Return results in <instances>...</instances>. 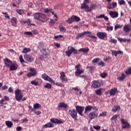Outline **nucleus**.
<instances>
[{
  "label": "nucleus",
  "mask_w": 131,
  "mask_h": 131,
  "mask_svg": "<svg viewBox=\"0 0 131 131\" xmlns=\"http://www.w3.org/2000/svg\"><path fill=\"white\" fill-rule=\"evenodd\" d=\"M75 109L73 108L72 110H69V113L71 117L74 119V120H76L77 117H78L77 113L80 116H83L82 113L84 111V107L82 106H76Z\"/></svg>",
  "instance_id": "f257e3e1"
},
{
  "label": "nucleus",
  "mask_w": 131,
  "mask_h": 131,
  "mask_svg": "<svg viewBox=\"0 0 131 131\" xmlns=\"http://www.w3.org/2000/svg\"><path fill=\"white\" fill-rule=\"evenodd\" d=\"M34 18L41 23H45V15L41 13H35L33 14Z\"/></svg>",
  "instance_id": "f03ea898"
},
{
  "label": "nucleus",
  "mask_w": 131,
  "mask_h": 131,
  "mask_svg": "<svg viewBox=\"0 0 131 131\" xmlns=\"http://www.w3.org/2000/svg\"><path fill=\"white\" fill-rule=\"evenodd\" d=\"M120 121H121L122 129H129L130 128L131 125L126 120L122 118Z\"/></svg>",
  "instance_id": "7ed1b4c3"
},
{
  "label": "nucleus",
  "mask_w": 131,
  "mask_h": 131,
  "mask_svg": "<svg viewBox=\"0 0 131 131\" xmlns=\"http://www.w3.org/2000/svg\"><path fill=\"white\" fill-rule=\"evenodd\" d=\"M70 48H71V49H69ZM68 51L66 52V55H67L68 57H70L72 53L74 54H78V51L73 47H68Z\"/></svg>",
  "instance_id": "20e7f679"
},
{
  "label": "nucleus",
  "mask_w": 131,
  "mask_h": 131,
  "mask_svg": "<svg viewBox=\"0 0 131 131\" xmlns=\"http://www.w3.org/2000/svg\"><path fill=\"white\" fill-rule=\"evenodd\" d=\"M15 93V99L16 101H20L21 99H22L24 96L22 94H21V91L19 89H16L14 91Z\"/></svg>",
  "instance_id": "39448f33"
},
{
  "label": "nucleus",
  "mask_w": 131,
  "mask_h": 131,
  "mask_svg": "<svg viewBox=\"0 0 131 131\" xmlns=\"http://www.w3.org/2000/svg\"><path fill=\"white\" fill-rule=\"evenodd\" d=\"M88 4H89V1H84L83 3L81 4L80 9L83 10L86 9V11L88 12H91V8H89V5H88Z\"/></svg>",
  "instance_id": "423d86ee"
},
{
  "label": "nucleus",
  "mask_w": 131,
  "mask_h": 131,
  "mask_svg": "<svg viewBox=\"0 0 131 131\" xmlns=\"http://www.w3.org/2000/svg\"><path fill=\"white\" fill-rule=\"evenodd\" d=\"M29 71H30V72L26 74V76H27V77H33L35 76L37 74L36 70H35L34 68H29Z\"/></svg>",
  "instance_id": "0eeeda50"
},
{
  "label": "nucleus",
  "mask_w": 131,
  "mask_h": 131,
  "mask_svg": "<svg viewBox=\"0 0 131 131\" xmlns=\"http://www.w3.org/2000/svg\"><path fill=\"white\" fill-rule=\"evenodd\" d=\"M43 42L40 41L38 42V48L39 49L41 50L42 49V53H43V55H48V53L46 52V49H43Z\"/></svg>",
  "instance_id": "6e6552de"
},
{
  "label": "nucleus",
  "mask_w": 131,
  "mask_h": 131,
  "mask_svg": "<svg viewBox=\"0 0 131 131\" xmlns=\"http://www.w3.org/2000/svg\"><path fill=\"white\" fill-rule=\"evenodd\" d=\"M42 78H43V79L45 80L49 81L52 83L55 84L54 81L51 77H50L49 76H48V75H47L45 73H43V74H42Z\"/></svg>",
  "instance_id": "1a4fd4ad"
},
{
  "label": "nucleus",
  "mask_w": 131,
  "mask_h": 131,
  "mask_svg": "<svg viewBox=\"0 0 131 131\" xmlns=\"http://www.w3.org/2000/svg\"><path fill=\"white\" fill-rule=\"evenodd\" d=\"M98 116V114L93 111L90 112L88 115V117L90 118V121L95 119Z\"/></svg>",
  "instance_id": "9d476101"
},
{
  "label": "nucleus",
  "mask_w": 131,
  "mask_h": 131,
  "mask_svg": "<svg viewBox=\"0 0 131 131\" xmlns=\"http://www.w3.org/2000/svg\"><path fill=\"white\" fill-rule=\"evenodd\" d=\"M24 59L26 60L28 62H34V58L30 54H25L24 56Z\"/></svg>",
  "instance_id": "9b49d317"
},
{
  "label": "nucleus",
  "mask_w": 131,
  "mask_h": 131,
  "mask_svg": "<svg viewBox=\"0 0 131 131\" xmlns=\"http://www.w3.org/2000/svg\"><path fill=\"white\" fill-rule=\"evenodd\" d=\"M101 82L99 80H94L92 82V87L94 89H97L100 87Z\"/></svg>",
  "instance_id": "f8f14e48"
},
{
  "label": "nucleus",
  "mask_w": 131,
  "mask_h": 131,
  "mask_svg": "<svg viewBox=\"0 0 131 131\" xmlns=\"http://www.w3.org/2000/svg\"><path fill=\"white\" fill-rule=\"evenodd\" d=\"M97 37L98 38L101 40H103L107 37V34L105 32H99L97 33Z\"/></svg>",
  "instance_id": "ddd939ff"
},
{
  "label": "nucleus",
  "mask_w": 131,
  "mask_h": 131,
  "mask_svg": "<svg viewBox=\"0 0 131 131\" xmlns=\"http://www.w3.org/2000/svg\"><path fill=\"white\" fill-rule=\"evenodd\" d=\"M4 62L5 63V65L6 67L17 63L16 62L13 63V62L9 60V59L8 58H5L4 59Z\"/></svg>",
  "instance_id": "4468645a"
},
{
  "label": "nucleus",
  "mask_w": 131,
  "mask_h": 131,
  "mask_svg": "<svg viewBox=\"0 0 131 131\" xmlns=\"http://www.w3.org/2000/svg\"><path fill=\"white\" fill-rule=\"evenodd\" d=\"M92 110H97V108L91 105H87L85 107L84 114H86L88 112H90Z\"/></svg>",
  "instance_id": "2eb2a0df"
},
{
  "label": "nucleus",
  "mask_w": 131,
  "mask_h": 131,
  "mask_svg": "<svg viewBox=\"0 0 131 131\" xmlns=\"http://www.w3.org/2000/svg\"><path fill=\"white\" fill-rule=\"evenodd\" d=\"M59 78L60 79L61 82H68V79L66 76L65 73H64V72H61L60 73V77H59Z\"/></svg>",
  "instance_id": "dca6fc26"
},
{
  "label": "nucleus",
  "mask_w": 131,
  "mask_h": 131,
  "mask_svg": "<svg viewBox=\"0 0 131 131\" xmlns=\"http://www.w3.org/2000/svg\"><path fill=\"white\" fill-rule=\"evenodd\" d=\"M123 31L125 33H128L131 31V26L130 25H125L123 27Z\"/></svg>",
  "instance_id": "f3484780"
},
{
  "label": "nucleus",
  "mask_w": 131,
  "mask_h": 131,
  "mask_svg": "<svg viewBox=\"0 0 131 131\" xmlns=\"http://www.w3.org/2000/svg\"><path fill=\"white\" fill-rule=\"evenodd\" d=\"M6 67H8L10 68V71H15L17 70L18 65L17 63L9 65V66H7Z\"/></svg>",
  "instance_id": "a211bd4d"
},
{
  "label": "nucleus",
  "mask_w": 131,
  "mask_h": 131,
  "mask_svg": "<svg viewBox=\"0 0 131 131\" xmlns=\"http://www.w3.org/2000/svg\"><path fill=\"white\" fill-rule=\"evenodd\" d=\"M109 15L112 18H116L118 17V13L116 11H110Z\"/></svg>",
  "instance_id": "6ab92c4d"
},
{
  "label": "nucleus",
  "mask_w": 131,
  "mask_h": 131,
  "mask_svg": "<svg viewBox=\"0 0 131 131\" xmlns=\"http://www.w3.org/2000/svg\"><path fill=\"white\" fill-rule=\"evenodd\" d=\"M50 122H51L52 123H53L54 124H62V120H58V119H55V118L51 119Z\"/></svg>",
  "instance_id": "aec40b11"
},
{
  "label": "nucleus",
  "mask_w": 131,
  "mask_h": 131,
  "mask_svg": "<svg viewBox=\"0 0 131 131\" xmlns=\"http://www.w3.org/2000/svg\"><path fill=\"white\" fill-rule=\"evenodd\" d=\"M67 107V104H66L64 102H59V105L57 106V110L59 111L60 108H66Z\"/></svg>",
  "instance_id": "412c9836"
},
{
  "label": "nucleus",
  "mask_w": 131,
  "mask_h": 131,
  "mask_svg": "<svg viewBox=\"0 0 131 131\" xmlns=\"http://www.w3.org/2000/svg\"><path fill=\"white\" fill-rule=\"evenodd\" d=\"M11 21L12 25L14 27H17V18L12 17V18L11 19Z\"/></svg>",
  "instance_id": "4be33fe9"
},
{
  "label": "nucleus",
  "mask_w": 131,
  "mask_h": 131,
  "mask_svg": "<svg viewBox=\"0 0 131 131\" xmlns=\"http://www.w3.org/2000/svg\"><path fill=\"white\" fill-rule=\"evenodd\" d=\"M89 51V48L86 47L84 48H80L79 49V52H83V53L86 54Z\"/></svg>",
  "instance_id": "5701e85b"
},
{
  "label": "nucleus",
  "mask_w": 131,
  "mask_h": 131,
  "mask_svg": "<svg viewBox=\"0 0 131 131\" xmlns=\"http://www.w3.org/2000/svg\"><path fill=\"white\" fill-rule=\"evenodd\" d=\"M117 91V89L116 88L111 89V90H110V96H115Z\"/></svg>",
  "instance_id": "b1692460"
},
{
  "label": "nucleus",
  "mask_w": 131,
  "mask_h": 131,
  "mask_svg": "<svg viewBox=\"0 0 131 131\" xmlns=\"http://www.w3.org/2000/svg\"><path fill=\"white\" fill-rule=\"evenodd\" d=\"M53 127H54V124H52L51 123H48L45 124V125H43V128H51Z\"/></svg>",
  "instance_id": "393cba45"
},
{
  "label": "nucleus",
  "mask_w": 131,
  "mask_h": 131,
  "mask_svg": "<svg viewBox=\"0 0 131 131\" xmlns=\"http://www.w3.org/2000/svg\"><path fill=\"white\" fill-rule=\"evenodd\" d=\"M126 78V75L124 73H122L121 76L117 77V79L120 81H122Z\"/></svg>",
  "instance_id": "a878e982"
},
{
  "label": "nucleus",
  "mask_w": 131,
  "mask_h": 131,
  "mask_svg": "<svg viewBox=\"0 0 131 131\" xmlns=\"http://www.w3.org/2000/svg\"><path fill=\"white\" fill-rule=\"evenodd\" d=\"M120 110V105H114V107L112 108V112H116L118 110Z\"/></svg>",
  "instance_id": "bb28decb"
},
{
  "label": "nucleus",
  "mask_w": 131,
  "mask_h": 131,
  "mask_svg": "<svg viewBox=\"0 0 131 131\" xmlns=\"http://www.w3.org/2000/svg\"><path fill=\"white\" fill-rule=\"evenodd\" d=\"M70 18L73 19V20L77 22L80 20V18L76 15H73L72 17H70Z\"/></svg>",
  "instance_id": "cd10ccee"
},
{
  "label": "nucleus",
  "mask_w": 131,
  "mask_h": 131,
  "mask_svg": "<svg viewBox=\"0 0 131 131\" xmlns=\"http://www.w3.org/2000/svg\"><path fill=\"white\" fill-rule=\"evenodd\" d=\"M5 124H6L8 128H11L13 125V123L10 121H6L5 122Z\"/></svg>",
  "instance_id": "c85d7f7f"
},
{
  "label": "nucleus",
  "mask_w": 131,
  "mask_h": 131,
  "mask_svg": "<svg viewBox=\"0 0 131 131\" xmlns=\"http://www.w3.org/2000/svg\"><path fill=\"white\" fill-rule=\"evenodd\" d=\"M59 30H60L61 32H65L67 31L66 28L62 26L61 24L59 25Z\"/></svg>",
  "instance_id": "c756f323"
},
{
  "label": "nucleus",
  "mask_w": 131,
  "mask_h": 131,
  "mask_svg": "<svg viewBox=\"0 0 131 131\" xmlns=\"http://www.w3.org/2000/svg\"><path fill=\"white\" fill-rule=\"evenodd\" d=\"M31 50L29 48H25L22 51V53L27 54L28 52H30Z\"/></svg>",
  "instance_id": "7c9ffc66"
},
{
  "label": "nucleus",
  "mask_w": 131,
  "mask_h": 131,
  "mask_svg": "<svg viewBox=\"0 0 131 131\" xmlns=\"http://www.w3.org/2000/svg\"><path fill=\"white\" fill-rule=\"evenodd\" d=\"M83 73V71H82L81 70H77L75 72V76L78 77L79 76V75Z\"/></svg>",
  "instance_id": "2f4dec72"
},
{
  "label": "nucleus",
  "mask_w": 131,
  "mask_h": 131,
  "mask_svg": "<svg viewBox=\"0 0 131 131\" xmlns=\"http://www.w3.org/2000/svg\"><path fill=\"white\" fill-rule=\"evenodd\" d=\"M119 116H120V115L116 114L114 115V116H113L112 118L111 119V121H114V122H116V119L117 118V117H118Z\"/></svg>",
  "instance_id": "473e14b6"
},
{
  "label": "nucleus",
  "mask_w": 131,
  "mask_h": 131,
  "mask_svg": "<svg viewBox=\"0 0 131 131\" xmlns=\"http://www.w3.org/2000/svg\"><path fill=\"white\" fill-rule=\"evenodd\" d=\"M33 108L35 110L39 109L40 108H41V105L38 103H35L33 105Z\"/></svg>",
  "instance_id": "72a5a7b5"
},
{
  "label": "nucleus",
  "mask_w": 131,
  "mask_h": 131,
  "mask_svg": "<svg viewBox=\"0 0 131 131\" xmlns=\"http://www.w3.org/2000/svg\"><path fill=\"white\" fill-rule=\"evenodd\" d=\"M74 21H76L73 20V18H69V19L66 20V22L69 23V24H71Z\"/></svg>",
  "instance_id": "f704fd0d"
},
{
  "label": "nucleus",
  "mask_w": 131,
  "mask_h": 131,
  "mask_svg": "<svg viewBox=\"0 0 131 131\" xmlns=\"http://www.w3.org/2000/svg\"><path fill=\"white\" fill-rule=\"evenodd\" d=\"M95 93H96V95L100 96V95H102V89H99L97 90H96L95 91Z\"/></svg>",
  "instance_id": "c9c22d12"
},
{
  "label": "nucleus",
  "mask_w": 131,
  "mask_h": 131,
  "mask_svg": "<svg viewBox=\"0 0 131 131\" xmlns=\"http://www.w3.org/2000/svg\"><path fill=\"white\" fill-rule=\"evenodd\" d=\"M31 84L34 85L35 86H38V81H36V80H32V81H31Z\"/></svg>",
  "instance_id": "e433bc0d"
},
{
  "label": "nucleus",
  "mask_w": 131,
  "mask_h": 131,
  "mask_svg": "<svg viewBox=\"0 0 131 131\" xmlns=\"http://www.w3.org/2000/svg\"><path fill=\"white\" fill-rule=\"evenodd\" d=\"M52 11V9H49V8H45V10H43V12L46 13H49V12H51Z\"/></svg>",
  "instance_id": "4c0bfd02"
},
{
  "label": "nucleus",
  "mask_w": 131,
  "mask_h": 131,
  "mask_svg": "<svg viewBox=\"0 0 131 131\" xmlns=\"http://www.w3.org/2000/svg\"><path fill=\"white\" fill-rule=\"evenodd\" d=\"M118 41H120V42H126V38H118Z\"/></svg>",
  "instance_id": "58836bf2"
},
{
  "label": "nucleus",
  "mask_w": 131,
  "mask_h": 131,
  "mask_svg": "<svg viewBox=\"0 0 131 131\" xmlns=\"http://www.w3.org/2000/svg\"><path fill=\"white\" fill-rule=\"evenodd\" d=\"M85 34L82 33H78V34H77V37H76V38H77V39H79L80 38H81V37H82Z\"/></svg>",
  "instance_id": "ea45409f"
},
{
  "label": "nucleus",
  "mask_w": 131,
  "mask_h": 131,
  "mask_svg": "<svg viewBox=\"0 0 131 131\" xmlns=\"http://www.w3.org/2000/svg\"><path fill=\"white\" fill-rule=\"evenodd\" d=\"M122 27H123V25H117L114 27V29L117 30L122 28Z\"/></svg>",
  "instance_id": "a19ab883"
},
{
  "label": "nucleus",
  "mask_w": 131,
  "mask_h": 131,
  "mask_svg": "<svg viewBox=\"0 0 131 131\" xmlns=\"http://www.w3.org/2000/svg\"><path fill=\"white\" fill-rule=\"evenodd\" d=\"M98 66H101V67H105V63L102 61L98 62Z\"/></svg>",
  "instance_id": "79ce46f5"
},
{
  "label": "nucleus",
  "mask_w": 131,
  "mask_h": 131,
  "mask_svg": "<svg viewBox=\"0 0 131 131\" xmlns=\"http://www.w3.org/2000/svg\"><path fill=\"white\" fill-rule=\"evenodd\" d=\"M125 73L127 75H131V68H128V69L126 71H125Z\"/></svg>",
  "instance_id": "37998d69"
},
{
  "label": "nucleus",
  "mask_w": 131,
  "mask_h": 131,
  "mask_svg": "<svg viewBox=\"0 0 131 131\" xmlns=\"http://www.w3.org/2000/svg\"><path fill=\"white\" fill-rule=\"evenodd\" d=\"M109 42L111 43H116L117 42V40L115 39H111L109 40Z\"/></svg>",
  "instance_id": "c03bdc74"
},
{
  "label": "nucleus",
  "mask_w": 131,
  "mask_h": 131,
  "mask_svg": "<svg viewBox=\"0 0 131 131\" xmlns=\"http://www.w3.org/2000/svg\"><path fill=\"white\" fill-rule=\"evenodd\" d=\"M19 61H20V63H25V60H24V58H23V55H20L19 56Z\"/></svg>",
  "instance_id": "a18cd8bd"
},
{
  "label": "nucleus",
  "mask_w": 131,
  "mask_h": 131,
  "mask_svg": "<svg viewBox=\"0 0 131 131\" xmlns=\"http://www.w3.org/2000/svg\"><path fill=\"white\" fill-rule=\"evenodd\" d=\"M107 73H103L100 74V76H101L102 78H105L106 76H107Z\"/></svg>",
  "instance_id": "49530a36"
},
{
  "label": "nucleus",
  "mask_w": 131,
  "mask_h": 131,
  "mask_svg": "<svg viewBox=\"0 0 131 131\" xmlns=\"http://www.w3.org/2000/svg\"><path fill=\"white\" fill-rule=\"evenodd\" d=\"M45 88L48 89H51V84H49L48 83H47L46 85L44 86Z\"/></svg>",
  "instance_id": "de8ad7c7"
},
{
  "label": "nucleus",
  "mask_w": 131,
  "mask_h": 131,
  "mask_svg": "<svg viewBox=\"0 0 131 131\" xmlns=\"http://www.w3.org/2000/svg\"><path fill=\"white\" fill-rule=\"evenodd\" d=\"M16 13H17V14H18L19 15H22L23 13V10H20V9H16Z\"/></svg>",
  "instance_id": "09e8293b"
},
{
  "label": "nucleus",
  "mask_w": 131,
  "mask_h": 131,
  "mask_svg": "<svg viewBox=\"0 0 131 131\" xmlns=\"http://www.w3.org/2000/svg\"><path fill=\"white\" fill-rule=\"evenodd\" d=\"M24 34L25 35H27L29 36H32V33L31 32H29V31H26L24 32Z\"/></svg>",
  "instance_id": "8fccbe9b"
},
{
  "label": "nucleus",
  "mask_w": 131,
  "mask_h": 131,
  "mask_svg": "<svg viewBox=\"0 0 131 131\" xmlns=\"http://www.w3.org/2000/svg\"><path fill=\"white\" fill-rule=\"evenodd\" d=\"M88 37L93 38V39H94V40H93V41H94L95 42L96 41V40L97 39V37L95 36H92L91 35H89Z\"/></svg>",
  "instance_id": "3c124183"
},
{
  "label": "nucleus",
  "mask_w": 131,
  "mask_h": 131,
  "mask_svg": "<svg viewBox=\"0 0 131 131\" xmlns=\"http://www.w3.org/2000/svg\"><path fill=\"white\" fill-rule=\"evenodd\" d=\"M100 126L96 125V126H93V128L96 129V130H99L100 129Z\"/></svg>",
  "instance_id": "603ef678"
},
{
  "label": "nucleus",
  "mask_w": 131,
  "mask_h": 131,
  "mask_svg": "<svg viewBox=\"0 0 131 131\" xmlns=\"http://www.w3.org/2000/svg\"><path fill=\"white\" fill-rule=\"evenodd\" d=\"M99 58H94V59H93V60H92V62L93 63H97L98 62H99Z\"/></svg>",
  "instance_id": "864d4df0"
},
{
  "label": "nucleus",
  "mask_w": 131,
  "mask_h": 131,
  "mask_svg": "<svg viewBox=\"0 0 131 131\" xmlns=\"http://www.w3.org/2000/svg\"><path fill=\"white\" fill-rule=\"evenodd\" d=\"M2 14L5 15V17L7 19H10V16H8V14L7 12H2Z\"/></svg>",
  "instance_id": "5fc2aeb1"
},
{
  "label": "nucleus",
  "mask_w": 131,
  "mask_h": 131,
  "mask_svg": "<svg viewBox=\"0 0 131 131\" xmlns=\"http://www.w3.org/2000/svg\"><path fill=\"white\" fill-rule=\"evenodd\" d=\"M126 4V2L124 1V0H121L119 2V4L120 5H124Z\"/></svg>",
  "instance_id": "6e6d98bb"
},
{
  "label": "nucleus",
  "mask_w": 131,
  "mask_h": 131,
  "mask_svg": "<svg viewBox=\"0 0 131 131\" xmlns=\"http://www.w3.org/2000/svg\"><path fill=\"white\" fill-rule=\"evenodd\" d=\"M107 31H113V27L112 26H107Z\"/></svg>",
  "instance_id": "4d7b16f0"
},
{
  "label": "nucleus",
  "mask_w": 131,
  "mask_h": 131,
  "mask_svg": "<svg viewBox=\"0 0 131 131\" xmlns=\"http://www.w3.org/2000/svg\"><path fill=\"white\" fill-rule=\"evenodd\" d=\"M105 17H106L105 16V14H101L98 16H96V18H104Z\"/></svg>",
  "instance_id": "13d9d810"
},
{
  "label": "nucleus",
  "mask_w": 131,
  "mask_h": 131,
  "mask_svg": "<svg viewBox=\"0 0 131 131\" xmlns=\"http://www.w3.org/2000/svg\"><path fill=\"white\" fill-rule=\"evenodd\" d=\"M32 33H33V34L36 35L38 34V32L37 30L34 29L32 31Z\"/></svg>",
  "instance_id": "bf43d9fd"
},
{
  "label": "nucleus",
  "mask_w": 131,
  "mask_h": 131,
  "mask_svg": "<svg viewBox=\"0 0 131 131\" xmlns=\"http://www.w3.org/2000/svg\"><path fill=\"white\" fill-rule=\"evenodd\" d=\"M106 113H106V112H102V113H100L99 116H100V117H101V116H105Z\"/></svg>",
  "instance_id": "052dcab7"
},
{
  "label": "nucleus",
  "mask_w": 131,
  "mask_h": 131,
  "mask_svg": "<svg viewBox=\"0 0 131 131\" xmlns=\"http://www.w3.org/2000/svg\"><path fill=\"white\" fill-rule=\"evenodd\" d=\"M21 123H25L26 122H28V120H27V118H25L24 119H23L21 120Z\"/></svg>",
  "instance_id": "680f3d73"
},
{
  "label": "nucleus",
  "mask_w": 131,
  "mask_h": 131,
  "mask_svg": "<svg viewBox=\"0 0 131 131\" xmlns=\"http://www.w3.org/2000/svg\"><path fill=\"white\" fill-rule=\"evenodd\" d=\"M112 55H114V56H115L116 57L117 56V55H118V54L117 53V51H112Z\"/></svg>",
  "instance_id": "e2e57ef3"
},
{
  "label": "nucleus",
  "mask_w": 131,
  "mask_h": 131,
  "mask_svg": "<svg viewBox=\"0 0 131 131\" xmlns=\"http://www.w3.org/2000/svg\"><path fill=\"white\" fill-rule=\"evenodd\" d=\"M80 64H77V65H76V66H75V68H76V69H77V70H80Z\"/></svg>",
  "instance_id": "0e129e2a"
},
{
  "label": "nucleus",
  "mask_w": 131,
  "mask_h": 131,
  "mask_svg": "<svg viewBox=\"0 0 131 131\" xmlns=\"http://www.w3.org/2000/svg\"><path fill=\"white\" fill-rule=\"evenodd\" d=\"M8 92H9V93H13V89H12V88L10 87V88L8 89Z\"/></svg>",
  "instance_id": "69168bd1"
},
{
  "label": "nucleus",
  "mask_w": 131,
  "mask_h": 131,
  "mask_svg": "<svg viewBox=\"0 0 131 131\" xmlns=\"http://www.w3.org/2000/svg\"><path fill=\"white\" fill-rule=\"evenodd\" d=\"M8 89V86L5 85V86H2V90H5Z\"/></svg>",
  "instance_id": "338daca9"
},
{
  "label": "nucleus",
  "mask_w": 131,
  "mask_h": 131,
  "mask_svg": "<svg viewBox=\"0 0 131 131\" xmlns=\"http://www.w3.org/2000/svg\"><path fill=\"white\" fill-rule=\"evenodd\" d=\"M22 129V127L20 126H17L16 127V131H20Z\"/></svg>",
  "instance_id": "774afa93"
}]
</instances>
